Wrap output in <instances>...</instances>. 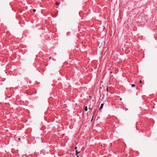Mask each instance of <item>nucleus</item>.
I'll return each mask as SVG.
<instances>
[{
	"mask_svg": "<svg viewBox=\"0 0 157 157\" xmlns=\"http://www.w3.org/2000/svg\"><path fill=\"white\" fill-rule=\"evenodd\" d=\"M77 149V147H75V149Z\"/></svg>",
	"mask_w": 157,
	"mask_h": 157,
	"instance_id": "obj_9",
	"label": "nucleus"
},
{
	"mask_svg": "<svg viewBox=\"0 0 157 157\" xmlns=\"http://www.w3.org/2000/svg\"><path fill=\"white\" fill-rule=\"evenodd\" d=\"M84 110L86 111H87V110H88V108H87V106H86L85 107V108H84Z\"/></svg>",
	"mask_w": 157,
	"mask_h": 157,
	"instance_id": "obj_3",
	"label": "nucleus"
},
{
	"mask_svg": "<svg viewBox=\"0 0 157 157\" xmlns=\"http://www.w3.org/2000/svg\"><path fill=\"white\" fill-rule=\"evenodd\" d=\"M50 59H51V57H50Z\"/></svg>",
	"mask_w": 157,
	"mask_h": 157,
	"instance_id": "obj_12",
	"label": "nucleus"
},
{
	"mask_svg": "<svg viewBox=\"0 0 157 157\" xmlns=\"http://www.w3.org/2000/svg\"><path fill=\"white\" fill-rule=\"evenodd\" d=\"M106 90H107V91H108V88H107L106 89Z\"/></svg>",
	"mask_w": 157,
	"mask_h": 157,
	"instance_id": "obj_10",
	"label": "nucleus"
},
{
	"mask_svg": "<svg viewBox=\"0 0 157 157\" xmlns=\"http://www.w3.org/2000/svg\"><path fill=\"white\" fill-rule=\"evenodd\" d=\"M76 155H78V154H79V153H80V151H78V150H76Z\"/></svg>",
	"mask_w": 157,
	"mask_h": 157,
	"instance_id": "obj_2",
	"label": "nucleus"
},
{
	"mask_svg": "<svg viewBox=\"0 0 157 157\" xmlns=\"http://www.w3.org/2000/svg\"><path fill=\"white\" fill-rule=\"evenodd\" d=\"M56 4L57 5H59V4L58 2H56Z\"/></svg>",
	"mask_w": 157,
	"mask_h": 157,
	"instance_id": "obj_5",
	"label": "nucleus"
},
{
	"mask_svg": "<svg viewBox=\"0 0 157 157\" xmlns=\"http://www.w3.org/2000/svg\"><path fill=\"white\" fill-rule=\"evenodd\" d=\"M121 99H121H121H120V100H121Z\"/></svg>",
	"mask_w": 157,
	"mask_h": 157,
	"instance_id": "obj_11",
	"label": "nucleus"
},
{
	"mask_svg": "<svg viewBox=\"0 0 157 157\" xmlns=\"http://www.w3.org/2000/svg\"><path fill=\"white\" fill-rule=\"evenodd\" d=\"M140 83H142V81H141V80H140Z\"/></svg>",
	"mask_w": 157,
	"mask_h": 157,
	"instance_id": "obj_8",
	"label": "nucleus"
},
{
	"mask_svg": "<svg viewBox=\"0 0 157 157\" xmlns=\"http://www.w3.org/2000/svg\"><path fill=\"white\" fill-rule=\"evenodd\" d=\"M135 85L134 84H132L131 85V86L132 87H135Z\"/></svg>",
	"mask_w": 157,
	"mask_h": 157,
	"instance_id": "obj_4",
	"label": "nucleus"
},
{
	"mask_svg": "<svg viewBox=\"0 0 157 157\" xmlns=\"http://www.w3.org/2000/svg\"><path fill=\"white\" fill-rule=\"evenodd\" d=\"M89 109L90 110H91V107H89Z\"/></svg>",
	"mask_w": 157,
	"mask_h": 157,
	"instance_id": "obj_7",
	"label": "nucleus"
},
{
	"mask_svg": "<svg viewBox=\"0 0 157 157\" xmlns=\"http://www.w3.org/2000/svg\"><path fill=\"white\" fill-rule=\"evenodd\" d=\"M103 105H104L102 103L101 104V105L99 109H101L102 108Z\"/></svg>",
	"mask_w": 157,
	"mask_h": 157,
	"instance_id": "obj_1",
	"label": "nucleus"
},
{
	"mask_svg": "<svg viewBox=\"0 0 157 157\" xmlns=\"http://www.w3.org/2000/svg\"><path fill=\"white\" fill-rule=\"evenodd\" d=\"M33 11L34 12H35L36 11V10H35V9H33Z\"/></svg>",
	"mask_w": 157,
	"mask_h": 157,
	"instance_id": "obj_6",
	"label": "nucleus"
}]
</instances>
